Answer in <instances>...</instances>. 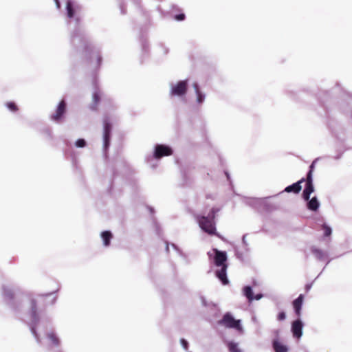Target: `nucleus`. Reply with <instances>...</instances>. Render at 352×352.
Here are the masks:
<instances>
[{"mask_svg":"<svg viewBox=\"0 0 352 352\" xmlns=\"http://www.w3.org/2000/svg\"><path fill=\"white\" fill-rule=\"evenodd\" d=\"M214 253V263L217 267H221L215 272L216 276L221 280L223 285H228L229 280L227 278L228 264L226 263L227 255L226 252L220 251L216 248L213 249Z\"/></svg>","mask_w":352,"mask_h":352,"instance_id":"nucleus-1","label":"nucleus"},{"mask_svg":"<svg viewBox=\"0 0 352 352\" xmlns=\"http://www.w3.org/2000/svg\"><path fill=\"white\" fill-rule=\"evenodd\" d=\"M218 210V209L212 208L208 216L197 215L196 217L199 227L209 235H217L214 219Z\"/></svg>","mask_w":352,"mask_h":352,"instance_id":"nucleus-2","label":"nucleus"},{"mask_svg":"<svg viewBox=\"0 0 352 352\" xmlns=\"http://www.w3.org/2000/svg\"><path fill=\"white\" fill-rule=\"evenodd\" d=\"M82 56L86 60L91 63L93 61L94 59H96V65L100 66L102 61V58L99 52L95 50L94 47H92L91 45H85L82 51Z\"/></svg>","mask_w":352,"mask_h":352,"instance_id":"nucleus-3","label":"nucleus"},{"mask_svg":"<svg viewBox=\"0 0 352 352\" xmlns=\"http://www.w3.org/2000/svg\"><path fill=\"white\" fill-rule=\"evenodd\" d=\"M219 324L227 328H233L237 330L241 329L240 320H235L230 313L226 314L223 318L219 321Z\"/></svg>","mask_w":352,"mask_h":352,"instance_id":"nucleus-4","label":"nucleus"},{"mask_svg":"<svg viewBox=\"0 0 352 352\" xmlns=\"http://www.w3.org/2000/svg\"><path fill=\"white\" fill-rule=\"evenodd\" d=\"M187 89V80H181L171 87L170 95L183 96L186 94Z\"/></svg>","mask_w":352,"mask_h":352,"instance_id":"nucleus-5","label":"nucleus"},{"mask_svg":"<svg viewBox=\"0 0 352 352\" xmlns=\"http://www.w3.org/2000/svg\"><path fill=\"white\" fill-rule=\"evenodd\" d=\"M173 154L171 148L164 144H157L155 148L154 157L156 159H160L165 156H169Z\"/></svg>","mask_w":352,"mask_h":352,"instance_id":"nucleus-6","label":"nucleus"},{"mask_svg":"<svg viewBox=\"0 0 352 352\" xmlns=\"http://www.w3.org/2000/svg\"><path fill=\"white\" fill-rule=\"evenodd\" d=\"M316 162V161L314 160L312 162V164H311V166H309V170L307 173V178H306V179H305V181H306V186H305V188L304 189V190L307 192H309L311 194L314 191V185H313L312 173H313V171L314 169Z\"/></svg>","mask_w":352,"mask_h":352,"instance_id":"nucleus-7","label":"nucleus"},{"mask_svg":"<svg viewBox=\"0 0 352 352\" xmlns=\"http://www.w3.org/2000/svg\"><path fill=\"white\" fill-rule=\"evenodd\" d=\"M65 111L66 102L63 100L59 102L55 113L51 116V119L57 122H60Z\"/></svg>","mask_w":352,"mask_h":352,"instance_id":"nucleus-8","label":"nucleus"},{"mask_svg":"<svg viewBox=\"0 0 352 352\" xmlns=\"http://www.w3.org/2000/svg\"><path fill=\"white\" fill-rule=\"evenodd\" d=\"M303 324L300 319L294 320L292 324V332L296 338H300L302 334Z\"/></svg>","mask_w":352,"mask_h":352,"instance_id":"nucleus-9","label":"nucleus"},{"mask_svg":"<svg viewBox=\"0 0 352 352\" xmlns=\"http://www.w3.org/2000/svg\"><path fill=\"white\" fill-rule=\"evenodd\" d=\"M111 131V124L109 123L108 120H104V133H103V139H104V145L105 148H107L109 144L110 141V135Z\"/></svg>","mask_w":352,"mask_h":352,"instance_id":"nucleus-10","label":"nucleus"},{"mask_svg":"<svg viewBox=\"0 0 352 352\" xmlns=\"http://www.w3.org/2000/svg\"><path fill=\"white\" fill-rule=\"evenodd\" d=\"M303 300V294H300L299 296L296 300H294L292 303L295 313L298 317H300L301 316V308Z\"/></svg>","mask_w":352,"mask_h":352,"instance_id":"nucleus-11","label":"nucleus"},{"mask_svg":"<svg viewBox=\"0 0 352 352\" xmlns=\"http://www.w3.org/2000/svg\"><path fill=\"white\" fill-rule=\"evenodd\" d=\"M304 182H305V179L302 178L298 182L286 187L285 188V191L287 192H294L295 194H298V192H300V191L302 189L300 184H301V183H302Z\"/></svg>","mask_w":352,"mask_h":352,"instance_id":"nucleus-12","label":"nucleus"},{"mask_svg":"<svg viewBox=\"0 0 352 352\" xmlns=\"http://www.w3.org/2000/svg\"><path fill=\"white\" fill-rule=\"evenodd\" d=\"M30 313L34 320L38 319L37 302L34 298L30 300Z\"/></svg>","mask_w":352,"mask_h":352,"instance_id":"nucleus-13","label":"nucleus"},{"mask_svg":"<svg viewBox=\"0 0 352 352\" xmlns=\"http://www.w3.org/2000/svg\"><path fill=\"white\" fill-rule=\"evenodd\" d=\"M273 348L275 352H287V347L279 342L278 340L273 341Z\"/></svg>","mask_w":352,"mask_h":352,"instance_id":"nucleus-14","label":"nucleus"},{"mask_svg":"<svg viewBox=\"0 0 352 352\" xmlns=\"http://www.w3.org/2000/svg\"><path fill=\"white\" fill-rule=\"evenodd\" d=\"M101 237L103 240V243L105 246L110 245V241L113 238V235L110 231H104L101 233Z\"/></svg>","mask_w":352,"mask_h":352,"instance_id":"nucleus-15","label":"nucleus"},{"mask_svg":"<svg viewBox=\"0 0 352 352\" xmlns=\"http://www.w3.org/2000/svg\"><path fill=\"white\" fill-rule=\"evenodd\" d=\"M319 202L316 197H314L307 203V208L310 210L316 211L319 208Z\"/></svg>","mask_w":352,"mask_h":352,"instance_id":"nucleus-16","label":"nucleus"},{"mask_svg":"<svg viewBox=\"0 0 352 352\" xmlns=\"http://www.w3.org/2000/svg\"><path fill=\"white\" fill-rule=\"evenodd\" d=\"M244 295L248 299L249 302H252L254 300L253 292L250 286H246L243 289Z\"/></svg>","mask_w":352,"mask_h":352,"instance_id":"nucleus-17","label":"nucleus"},{"mask_svg":"<svg viewBox=\"0 0 352 352\" xmlns=\"http://www.w3.org/2000/svg\"><path fill=\"white\" fill-rule=\"evenodd\" d=\"M194 88L197 94V100L199 103H201L205 98V96L199 91V86L197 84H194Z\"/></svg>","mask_w":352,"mask_h":352,"instance_id":"nucleus-18","label":"nucleus"},{"mask_svg":"<svg viewBox=\"0 0 352 352\" xmlns=\"http://www.w3.org/2000/svg\"><path fill=\"white\" fill-rule=\"evenodd\" d=\"M311 252L316 256V258L319 260H321L324 258V255L323 252L317 248L313 247L311 248Z\"/></svg>","mask_w":352,"mask_h":352,"instance_id":"nucleus-19","label":"nucleus"},{"mask_svg":"<svg viewBox=\"0 0 352 352\" xmlns=\"http://www.w3.org/2000/svg\"><path fill=\"white\" fill-rule=\"evenodd\" d=\"M230 352H242L239 348L238 344L234 342H229L228 344Z\"/></svg>","mask_w":352,"mask_h":352,"instance_id":"nucleus-20","label":"nucleus"},{"mask_svg":"<svg viewBox=\"0 0 352 352\" xmlns=\"http://www.w3.org/2000/svg\"><path fill=\"white\" fill-rule=\"evenodd\" d=\"M6 105L12 112H16L19 110L17 105L14 102H8Z\"/></svg>","mask_w":352,"mask_h":352,"instance_id":"nucleus-21","label":"nucleus"},{"mask_svg":"<svg viewBox=\"0 0 352 352\" xmlns=\"http://www.w3.org/2000/svg\"><path fill=\"white\" fill-rule=\"evenodd\" d=\"M67 16L69 18H72L74 15V11L72 5L70 2H68L67 3Z\"/></svg>","mask_w":352,"mask_h":352,"instance_id":"nucleus-22","label":"nucleus"},{"mask_svg":"<svg viewBox=\"0 0 352 352\" xmlns=\"http://www.w3.org/2000/svg\"><path fill=\"white\" fill-rule=\"evenodd\" d=\"M48 338L54 345L57 346L59 344V340L54 333H50Z\"/></svg>","mask_w":352,"mask_h":352,"instance_id":"nucleus-23","label":"nucleus"},{"mask_svg":"<svg viewBox=\"0 0 352 352\" xmlns=\"http://www.w3.org/2000/svg\"><path fill=\"white\" fill-rule=\"evenodd\" d=\"M93 100L96 106L99 103L100 100V94L98 91H96L94 93Z\"/></svg>","mask_w":352,"mask_h":352,"instance_id":"nucleus-24","label":"nucleus"},{"mask_svg":"<svg viewBox=\"0 0 352 352\" xmlns=\"http://www.w3.org/2000/svg\"><path fill=\"white\" fill-rule=\"evenodd\" d=\"M322 229L324 230V235L325 236H330L331 234V229L328 226L323 225L322 226Z\"/></svg>","mask_w":352,"mask_h":352,"instance_id":"nucleus-25","label":"nucleus"},{"mask_svg":"<svg viewBox=\"0 0 352 352\" xmlns=\"http://www.w3.org/2000/svg\"><path fill=\"white\" fill-rule=\"evenodd\" d=\"M76 146L77 147H85L86 146V142L84 139H78L76 142Z\"/></svg>","mask_w":352,"mask_h":352,"instance_id":"nucleus-26","label":"nucleus"},{"mask_svg":"<svg viewBox=\"0 0 352 352\" xmlns=\"http://www.w3.org/2000/svg\"><path fill=\"white\" fill-rule=\"evenodd\" d=\"M285 318H286V315L284 311L280 312L277 316V319L280 321L285 320Z\"/></svg>","mask_w":352,"mask_h":352,"instance_id":"nucleus-27","label":"nucleus"},{"mask_svg":"<svg viewBox=\"0 0 352 352\" xmlns=\"http://www.w3.org/2000/svg\"><path fill=\"white\" fill-rule=\"evenodd\" d=\"M175 19L177 21H183L185 19V14H177V15H175Z\"/></svg>","mask_w":352,"mask_h":352,"instance_id":"nucleus-28","label":"nucleus"},{"mask_svg":"<svg viewBox=\"0 0 352 352\" xmlns=\"http://www.w3.org/2000/svg\"><path fill=\"white\" fill-rule=\"evenodd\" d=\"M310 195H311V193L303 190L302 197L305 201H308L309 199Z\"/></svg>","mask_w":352,"mask_h":352,"instance_id":"nucleus-29","label":"nucleus"},{"mask_svg":"<svg viewBox=\"0 0 352 352\" xmlns=\"http://www.w3.org/2000/svg\"><path fill=\"white\" fill-rule=\"evenodd\" d=\"M181 343H182V344L183 347H184L186 350H187V349H188V342H187L186 340H184V339H182V340H181Z\"/></svg>","mask_w":352,"mask_h":352,"instance_id":"nucleus-30","label":"nucleus"},{"mask_svg":"<svg viewBox=\"0 0 352 352\" xmlns=\"http://www.w3.org/2000/svg\"><path fill=\"white\" fill-rule=\"evenodd\" d=\"M263 297L261 294H256L255 296H254V300H260Z\"/></svg>","mask_w":352,"mask_h":352,"instance_id":"nucleus-31","label":"nucleus"},{"mask_svg":"<svg viewBox=\"0 0 352 352\" xmlns=\"http://www.w3.org/2000/svg\"><path fill=\"white\" fill-rule=\"evenodd\" d=\"M6 295L10 299H12L14 298V294L11 292H8Z\"/></svg>","mask_w":352,"mask_h":352,"instance_id":"nucleus-32","label":"nucleus"},{"mask_svg":"<svg viewBox=\"0 0 352 352\" xmlns=\"http://www.w3.org/2000/svg\"><path fill=\"white\" fill-rule=\"evenodd\" d=\"M311 287V285H307L305 286V289H306V291H307V292H308V291L310 289Z\"/></svg>","mask_w":352,"mask_h":352,"instance_id":"nucleus-33","label":"nucleus"},{"mask_svg":"<svg viewBox=\"0 0 352 352\" xmlns=\"http://www.w3.org/2000/svg\"><path fill=\"white\" fill-rule=\"evenodd\" d=\"M32 332H33V333H34V334H36V332H35V330H34V328L32 329Z\"/></svg>","mask_w":352,"mask_h":352,"instance_id":"nucleus-34","label":"nucleus"},{"mask_svg":"<svg viewBox=\"0 0 352 352\" xmlns=\"http://www.w3.org/2000/svg\"><path fill=\"white\" fill-rule=\"evenodd\" d=\"M56 3H57L58 6L59 7V2H58V0H56Z\"/></svg>","mask_w":352,"mask_h":352,"instance_id":"nucleus-35","label":"nucleus"},{"mask_svg":"<svg viewBox=\"0 0 352 352\" xmlns=\"http://www.w3.org/2000/svg\"><path fill=\"white\" fill-rule=\"evenodd\" d=\"M276 335L278 336V331H276Z\"/></svg>","mask_w":352,"mask_h":352,"instance_id":"nucleus-36","label":"nucleus"}]
</instances>
